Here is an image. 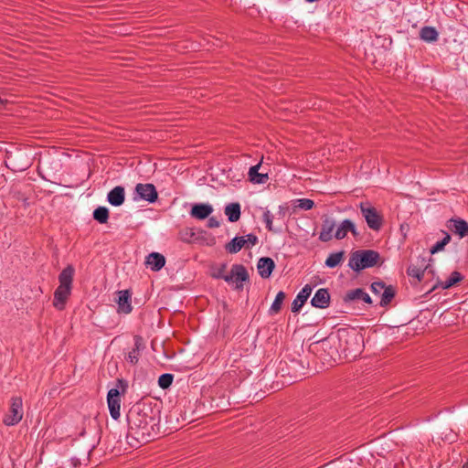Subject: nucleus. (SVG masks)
<instances>
[{"mask_svg": "<svg viewBox=\"0 0 468 468\" xmlns=\"http://www.w3.org/2000/svg\"><path fill=\"white\" fill-rule=\"evenodd\" d=\"M263 220L266 224V228L268 229V230L273 231L272 216L269 210L264 211Z\"/></svg>", "mask_w": 468, "mask_h": 468, "instance_id": "obj_34", "label": "nucleus"}, {"mask_svg": "<svg viewBox=\"0 0 468 468\" xmlns=\"http://www.w3.org/2000/svg\"><path fill=\"white\" fill-rule=\"evenodd\" d=\"M207 226L209 228H218L219 226V222L216 218H211L208 220Z\"/></svg>", "mask_w": 468, "mask_h": 468, "instance_id": "obj_37", "label": "nucleus"}, {"mask_svg": "<svg viewBox=\"0 0 468 468\" xmlns=\"http://www.w3.org/2000/svg\"><path fill=\"white\" fill-rule=\"evenodd\" d=\"M173 382V376L170 374H164L158 379V385L162 388H167Z\"/></svg>", "mask_w": 468, "mask_h": 468, "instance_id": "obj_30", "label": "nucleus"}, {"mask_svg": "<svg viewBox=\"0 0 468 468\" xmlns=\"http://www.w3.org/2000/svg\"><path fill=\"white\" fill-rule=\"evenodd\" d=\"M261 165V163H260L254 166H251L249 170V173H248L249 180L252 184H255V185L265 184L269 179V176L267 173H260L259 172Z\"/></svg>", "mask_w": 468, "mask_h": 468, "instance_id": "obj_14", "label": "nucleus"}, {"mask_svg": "<svg viewBox=\"0 0 468 468\" xmlns=\"http://www.w3.org/2000/svg\"><path fill=\"white\" fill-rule=\"evenodd\" d=\"M258 241L256 236L249 234L242 237H236L226 245V250L229 253H237L241 249H250Z\"/></svg>", "mask_w": 468, "mask_h": 468, "instance_id": "obj_6", "label": "nucleus"}, {"mask_svg": "<svg viewBox=\"0 0 468 468\" xmlns=\"http://www.w3.org/2000/svg\"><path fill=\"white\" fill-rule=\"evenodd\" d=\"M349 231L352 232V234L355 236L356 235V227H355L354 223L348 219H346V220L342 221L340 223V225L338 226V228L335 231V237L337 239H342L346 236V234Z\"/></svg>", "mask_w": 468, "mask_h": 468, "instance_id": "obj_18", "label": "nucleus"}, {"mask_svg": "<svg viewBox=\"0 0 468 468\" xmlns=\"http://www.w3.org/2000/svg\"><path fill=\"white\" fill-rule=\"evenodd\" d=\"M224 266H222L217 272L213 273L215 277H222L226 282H232L236 285L237 289L243 287V282L249 280V272L247 269L239 264L233 265L229 273L223 275Z\"/></svg>", "mask_w": 468, "mask_h": 468, "instance_id": "obj_3", "label": "nucleus"}, {"mask_svg": "<svg viewBox=\"0 0 468 468\" xmlns=\"http://www.w3.org/2000/svg\"><path fill=\"white\" fill-rule=\"evenodd\" d=\"M334 228L335 225L333 221L325 220L322 226L319 239L324 242L331 240L333 238Z\"/></svg>", "mask_w": 468, "mask_h": 468, "instance_id": "obj_23", "label": "nucleus"}, {"mask_svg": "<svg viewBox=\"0 0 468 468\" xmlns=\"http://www.w3.org/2000/svg\"><path fill=\"white\" fill-rule=\"evenodd\" d=\"M426 267L424 265L417 266L411 264L407 271L409 276L417 279L418 282H420L424 276Z\"/></svg>", "mask_w": 468, "mask_h": 468, "instance_id": "obj_26", "label": "nucleus"}, {"mask_svg": "<svg viewBox=\"0 0 468 468\" xmlns=\"http://www.w3.org/2000/svg\"><path fill=\"white\" fill-rule=\"evenodd\" d=\"M74 276V268L66 267L58 276L59 285L54 292L53 306L58 310H63L71 293V287Z\"/></svg>", "mask_w": 468, "mask_h": 468, "instance_id": "obj_2", "label": "nucleus"}, {"mask_svg": "<svg viewBox=\"0 0 468 468\" xmlns=\"http://www.w3.org/2000/svg\"><path fill=\"white\" fill-rule=\"evenodd\" d=\"M312 292V288L310 285H305L302 291L298 293L296 298L292 303V311L293 313H297L301 310L306 300L309 298Z\"/></svg>", "mask_w": 468, "mask_h": 468, "instance_id": "obj_13", "label": "nucleus"}, {"mask_svg": "<svg viewBox=\"0 0 468 468\" xmlns=\"http://www.w3.org/2000/svg\"><path fill=\"white\" fill-rule=\"evenodd\" d=\"M420 36L424 41L434 42L438 38V32L434 27H425L420 30Z\"/></svg>", "mask_w": 468, "mask_h": 468, "instance_id": "obj_24", "label": "nucleus"}, {"mask_svg": "<svg viewBox=\"0 0 468 468\" xmlns=\"http://www.w3.org/2000/svg\"><path fill=\"white\" fill-rule=\"evenodd\" d=\"M94 218L101 223H105L108 219L109 211L106 207H101L94 211Z\"/></svg>", "mask_w": 468, "mask_h": 468, "instance_id": "obj_29", "label": "nucleus"}, {"mask_svg": "<svg viewBox=\"0 0 468 468\" xmlns=\"http://www.w3.org/2000/svg\"><path fill=\"white\" fill-rule=\"evenodd\" d=\"M362 300L365 303H370L371 299L369 295L361 289L351 290L346 292L345 301Z\"/></svg>", "mask_w": 468, "mask_h": 468, "instance_id": "obj_21", "label": "nucleus"}, {"mask_svg": "<svg viewBox=\"0 0 468 468\" xmlns=\"http://www.w3.org/2000/svg\"><path fill=\"white\" fill-rule=\"evenodd\" d=\"M452 239V237L448 233H444V237L441 241L436 242L433 246L430 249V253L431 255H434L438 252L443 251L445 249V246H447Z\"/></svg>", "mask_w": 468, "mask_h": 468, "instance_id": "obj_25", "label": "nucleus"}, {"mask_svg": "<svg viewBox=\"0 0 468 468\" xmlns=\"http://www.w3.org/2000/svg\"><path fill=\"white\" fill-rule=\"evenodd\" d=\"M384 260L380 254L372 250H357L349 256L348 266L354 271L359 272L367 268L381 266Z\"/></svg>", "mask_w": 468, "mask_h": 468, "instance_id": "obj_1", "label": "nucleus"}, {"mask_svg": "<svg viewBox=\"0 0 468 468\" xmlns=\"http://www.w3.org/2000/svg\"><path fill=\"white\" fill-rule=\"evenodd\" d=\"M284 299L285 293L283 292H278L273 303L271 306L270 312L273 314L279 313Z\"/></svg>", "mask_w": 468, "mask_h": 468, "instance_id": "obj_28", "label": "nucleus"}, {"mask_svg": "<svg viewBox=\"0 0 468 468\" xmlns=\"http://www.w3.org/2000/svg\"><path fill=\"white\" fill-rule=\"evenodd\" d=\"M329 303L330 295L325 289H319L311 301L312 305L316 308H326Z\"/></svg>", "mask_w": 468, "mask_h": 468, "instance_id": "obj_16", "label": "nucleus"}, {"mask_svg": "<svg viewBox=\"0 0 468 468\" xmlns=\"http://www.w3.org/2000/svg\"><path fill=\"white\" fill-rule=\"evenodd\" d=\"M463 279V274L458 271H452L448 277L444 280H440L437 282V287L441 289H450L457 284H459Z\"/></svg>", "mask_w": 468, "mask_h": 468, "instance_id": "obj_11", "label": "nucleus"}, {"mask_svg": "<svg viewBox=\"0 0 468 468\" xmlns=\"http://www.w3.org/2000/svg\"><path fill=\"white\" fill-rule=\"evenodd\" d=\"M344 252L331 254L325 261L326 266L334 268L343 261Z\"/></svg>", "mask_w": 468, "mask_h": 468, "instance_id": "obj_27", "label": "nucleus"}, {"mask_svg": "<svg viewBox=\"0 0 468 468\" xmlns=\"http://www.w3.org/2000/svg\"><path fill=\"white\" fill-rule=\"evenodd\" d=\"M107 402L111 416L114 420H118L121 416V396L116 388H112L108 392Z\"/></svg>", "mask_w": 468, "mask_h": 468, "instance_id": "obj_8", "label": "nucleus"}, {"mask_svg": "<svg viewBox=\"0 0 468 468\" xmlns=\"http://www.w3.org/2000/svg\"><path fill=\"white\" fill-rule=\"evenodd\" d=\"M145 264L152 271H158L165 266V258L158 252H152L146 257Z\"/></svg>", "mask_w": 468, "mask_h": 468, "instance_id": "obj_12", "label": "nucleus"}, {"mask_svg": "<svg viewBox=\"0 0 468 468\" xmlns=\"http://www.w3.org/2000/svg\"><path fill=\"white\" fill-rule=\"evenodd\" d=\"M394 295V292L391 288L384 287V291L382 292L381 303L388 304Z\"/></svg>", "mask_w": 468, "mask_h": 468, "instance_id": "obj_32", "label": "nucleus"}, {"mask_svg": "<svg viewBox=\"0 0 468 468\" xmlns=\"http://www.w3.org/2000/svg\"><path fill=\"white\" fill-rule=\"evenodd\" d=\"M196 233L193 229H186L182 232V239L188 243L196 242Z\"/></svg>", "mask_w": 468, "mask_h": 468, "instance_id": "obj_31", "label": "nucleus"}, {"mask_svg": "<svg viewBox=\"0 0 468 468\" xmlns=\"http://www.w3.org/2000/svg\"><path fill=\"white\" fill-rule=\"evenodd\" d=\"M384 284L381 283V282H374L372 285H371V290L374 293L376 294H379V293H382L383 291H384Z\"/></svg>", "mask_w": 468, "mask_h": 468, "instance_id": "obj_35", "label": "nucleus"}, {"mask_svg": "<svg viewBox=\"0 0 468 468\" xmlns=\"http://www.w3.org/2000/svg\"><path fill=\"white\" fill-rule=\"evenodd\" d=\"M135 190L141 198L149 202H154L157 198V192L152 184H138Z\"/></svg>", "mask_w": 468, "mask_h": 468, "instance_id": "obj_10", "label": "nucleus"}, {"mask_svg": "<svg viewBox=\"0 0 468 468\" xmlns=\"http://www.w3.org/2000/svg\"><path fill=\"white\" fill-rule=\"evenodd\" d=\"M196 242H198L200 244L207 245V246H213L216 243V239L213 237H205V236H198L196 239Z\"/></svg>", "mask_w": 468, "mask_h": 468, "instance_id": "obj_33", "label": "nucleus"}, {"mask_svg": "<svg viewBox=\"0 0 468 468\" xmlns=\"http://www.w3.org/2000/svg\"><path fill=\"white\" fill-rule=\"evenodd\" d=\"M23 418V401L19 397H15L10 400L7 411L4 417V423L7 426L17 424Z\"/></svg>", "mask_w": 468, "mask_h": 468, "instance_id": "obj_5", "label": "nucleus"}, {"mask_svg": "<svg viewBox=\"0 0 468 468\" xmlns=\"http://www.w3.org/2000/svg\"><path fill=\"white\" fill-rule=\"evenodd\" d=\"M292 212L297 213L301 210L307 211L314 207V202L309 198H297L292 203Z\"/></svg>", "mask_w": 468, "mask_h": 468, "instance_id": "obj_19", "label": "nucleus"}, {"mask_svg": "<svg viewBox=\"0 0 468 468\" xmlns=\"http://www.w3.org/2000/svg\"><path fill=\"white\" fill-rule=\"evenodd\" d=\"M225 214L230 222H236L240 217V206L239 203L229 204L225 207Z\"/></svg>", "mask_w": 468, "mask_h": 468, "instance_id": "obj_22", "label": "nucleus"}, {"mask_svg": "<svg viewBox=\"0 0 468 468\" xmlns=\"http://www.w3.org/2000/svg\"><path fill=\"white\" fill-rule=\"evenodd\" d=\"M359 207L367 227L374 231H379L385 222L383 214L367 203H361Z\"/></svg>", "mask_w": 468, "mask_h": 468, "instance_id": "obj_4", "label": "nucleus"}, {"mask_svg": "<svg viewBox=\"0 0 468 468\" xmlns=\"http://www.w3.org/2000/svg\"><path fill=\"white\" fill-rule=\"evenodd\" d=\"M399 229H400L402 235L404 236V238H406L407 233L410 229V226L407 223H403L400 225Z\"/></svg>", "mask_w": 468, "mask_h": 468, "instance_id": "obj_36", "label": "nucleus"}, {"mask_svg": "<svg viewBox=\"0 0 468 468\" xmlns=\"http://www.w3.org/2000/svg\"><path fill=\"white\" fill-rule=\"evenodd\" d=\"M213 210V207L209 204H196L192 207L190 215L197 219H205Z\"/></svg>", "mask_w": 468, "mask_h": 468, "instance_id": "obj_17", "label": "nucleus"}, {"mask_svg": "<svg viewBox=\"0 0 468 468\" xmlns=\"http://www.w3.org/2000/svg\"><path fill=\"white\" fill-rule=\"evenodd\" d=\"M274 261L268 257L261 258L257 264L259 274L266 279L269 278L274 269Z\"/></svg>", "mask_w": 468, "mask_h": 468, "instance_id": "obj_15", "label": "nucleus"}, {"mask_svg": "<svg viewBox=\"0 0 468 468\" xmlns=\"http://www.w3.org/2000/svg\"><path fill=\"white\" fill-rule=\"evenodd\" d=\"M447 228L450 231L459 236L461 239L468 236V223L461 218H452L447 222Z\"/></svg>", "mask_w": 468, "mask_h": 468, "instance_id": "obj_9", "label": "nucleus"}, {"mask_svg": "<svg viewBox=\"0 0 468 468\" xmlns=\"http://www.w3.org/2000/svg\"><path fill=\"white\" fill-rule=\"evenodd\" d=\"M108 201L112 206H121L124 202V189L122 186L114 187L108 194Z\"/></svg>", "mask_w": 468, "mask_h": 468, "instance_id": "obj_20", "label": "nucleus"}, {"mask_svg": "<svg viewBox=\"0 0 468 468\" xmlns=\"http://www.w3.org/2000/svg\"><path fill=\"white\" fill-rule=\"evenodd\" d=\"M115 303H117V313L129 314L133 311L132 292L122 290L116 292Z\"/></svg>", "mask_w": 468, "mask_h": 468, "instance_id": "obj_7", "label": "nucleus"}]
</instances>
